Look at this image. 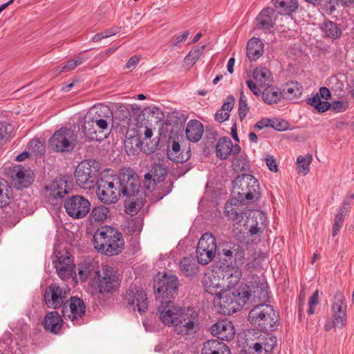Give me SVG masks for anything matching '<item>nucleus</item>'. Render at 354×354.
<instances>
[{
  "label": "nucleus",
  "instance_id": "f257e3e1",
  "mask_svg": "<svg viewBox=\"0 0 354 354\" xmlns=\"http://www.w3.org/2000/svg\"><path fill=\"white\" fill-rule=\"evenodd\" d=\"M159 318L162 324L172 326L174 332L185 339L194 337L199 328L198 314L193 308L184 309L177 305L158 306Z\"/></svg>",
  "mask_w": 354,
  "mask_h": 354
},
{
  "label": "nucleus",
  "instance_id": "473e14b6",
  "mask_svg": "<svg viewBox=\"0 0 354 354\" xmlns=\"http://www.w3.org/2000/svg\"><path fill=\"white\" fill-rule=\"evenodd\" d=\"M239 202L234 198L230 199L225 206V215L230 220L233 221L235 223H241L243 219V213L239 209L237 203Z\"/></svg>",
  "mask_w": 354,
  "mask_h": 354
},
{
  "label": "nucleus",
  "instance_id": "2f4dec72",
  "mask_svg": "<svg viewBox=\"0 0 354 354\" xmlns=\"http://www.w3.org/2000/svg\"><path fill=\"white\" fill-rule=\"evenodd\" d=\"M274 10L267 7L263 8L257 17V26L259 28L270 30L274 25Z\"/></svg>",
  "mask_w": 354,
  "mask_h": 354
},
{
  "label": "nucleus",
  "instance_id": "6ab92c4d",
  "mask_svg": "<svg viewBox=\"0 0 354 354\" xmlns=\"http://www.w3.org/2000/svg\"><path fill=\"white\" fill-rule=\"evenodd\" d=\"M125 300L133 310H137L140 313H145L147 309V295L140 287L135 284L131 285L127 291Z\"/></svg>",
  "mask_w": 354,
  "mask_h": 354
},
{
  "label": "nucleus",
  "instance_id": "412c9836",
  "mask_svg": "<svg viewBox=\"0 0 354 354\" xmlns=\"http://www.w3.org/2000/svg\"><path fill=\"white\" fill-rule=\"evenodd\" d=\"M45 189L55 199H62L72 189V182L69 177L55 178L50 184L45 185Z\"/></svg>",
  "mask_w": 354,
  "mask_h": 354
},
{
  "label": "nucleus",
  "instance_id": "9d476101",
  "mask_svg": "<svg viewBox=\"0 0 354 354\" xmlns=\"http://www.w3.org/2000/svg\"><path fill=\"white\" fill-rule=\"evenodd\" d=\"M92 283L98 290L99 293L104 295L115 290L120 284L116 271L108 265L97 268L92 277Z\"/></svg>",
  "mask_w": 354,
  "mask_h": 354
},
{
  "label": "nucleus",
  "instance_id": "c9c22d12",
  "mask_svg": "<svg viewBox=\"0 0 354 354\" xmlns=\"http://www.w3.org/2000/svg\"><path fill=\"white\" fill-rule=\"evenodd\" d=\"M182 273L186 277H192L198 272V266L195 259L190 257H184L179 264Z\"/></svg>",
  "mask_w": 354,
  "mask_h": 354
},
{
  "label": "nucleus",
  "instance_id": "f03ea898",
  "mask_svg": "<svg viewBox=\"0 0 354 354\" xmlns=\"http://www.w3.org/2000/svg\"><path fill=\"white\" fill-rule=\"evenodd\" d=\"M68 286L50 284L45 290L44 301L48 308L57 309L62 306V315L66 319H71L73 324H80L78 319L82 317L86 311L85 304L78 297H71L66 300L69 294Z\"/></svg>",
  "mask_w": 354,
  "mask_h": 354
},
{
  "label": "nucleus",
  "instance_id": "4c0bfd02",
  "mask_svg": "<svg viewBox=\"0 0 354 354\" xmlns=\"http://www.w3.org/2000/svg\"><path fill=\"white\" fill-rule=\"evenodd\" d=\"M256 342L264 346V353H270L277 345V337L275 335L266 333H260L257 337Z\"/></svg>",
  "mask_w": 354,
  "mask_h": 354
},
{
  "label": "nucleus",
  "instance_id": "49530a36",
  "mask_svg": "<svg viewBox=\"0 0 354 354\" xmlns=\"http://www.w3.org/2000/svg\"><path fill=\"white\" fill-rule=\"evenodd\" d=\"M78 274L82 281H85L89 277H93L96 270L93 263L83 262L78 264Z\"/></svg>",
  "mask_w": 354,
  "mask_h": 354
},
{
  "label": "nucleus",
  "instance_id": "58836bf2",
  "mask_svg": "<svg viewBox=\"0 0 354 354\" xmlns=\"http://www.w3.org/2000/svg\"><path fill=\"white\" fill-rule=\"evenodd\" d=\"M282 98L292 100L299 97L302 93V86L297 82H291L281 91Z\"/></svg>",
  "mask_w": 354,
  "mask_h": 354
},
{
  "label": "nucleus",
  "instance_id": "39448f33",
  "mask_svg": "<svg viewBox=\"0 0 354 354\" xmlns=\"http://www.w3.org/2000/svg\"><path fill=\"white\" fill-rule=\"evenodd\" d=\"M279 316L270 305L256 304L249 312L248 320L262 331H272L278 326Z\"/></svg>",
  "mask_w": 354,
  "mask_h": 354
},
{
  "label": "nucleus",
  "instance_id": "69168bd1",
  "mask_svg": "<svg viewBox=\"0 0 354 354\" xmlns=\"http://www.w3.org/2000/svg\"><path fill=\"white\" fill-rule=\"evenodd\" d=\"M246 84L250 91L257 96L260 95L262 93L261 88L259 87L257 82L254 83L252 80H248L246 81Z\"/></svg>",
  "mask_w": 354,
  "mask_h": 354
},
{
  "label": "nucleus",
  "instance_id": "b1692460",
  "mask_svg": "<svg viewBox=\"0 0 354 354\" xmlns=\"http://www.w3.org/2000/svg\"><path fill=\"white\" fill-rule=\"evenodd\" d=\"M241 147L237 145H233L232 140L228 137H221L217 141L216 145V156L221 160H226L230 154L237 155L241 151Z\"/></svg>",
  "mask_w": 354,
  "mask_h": 354
},
{
  "label": "nucleus",
  "instance_id": "f8f14e48",
  "mask_svg": "<svg viewBox=\"0 0 354 354\" xmlns=\"http://www.w3.org/2000/svg\"><path fill=\"white\" fill-rule=\"evenodd\" d=\"M117 189L120 196L130 198L139 194L141 189L140 182L137 174L130 168L122 169L115 178Z\"/></svg>",
  "mask_w": 354,
  "mask_h": 354
},
{
  "label": "nucleus",
  "instance_id": "f3484780",
  "mask_svg": "<svg viewBox=\"0 0 354 354\" xmlns=\"http://www.w3.org/2000/svg\"><path fill=\"white\" fill-rule=\"evenodd\" d=\"M96 194L98 199L106 205L115 203L120 197V192L117 189V184L113 178L100 179L97 183Z\"/></svg>",
  "mask_w": 354,
  "mask_h": 354
},
{
  "label": "nucleus",
  "instance_id": "c03bdc74",
  "mask_svg": "<svg viewBox=\"0 0 354 354\" xmlns=\"http://www.w3.org/2000/svg\"><path fill=\"white\" fill-rule=\"evenodd\" d=\"M274 6L277 9H282L286 14H291L298 8L297 0H275Z\"/></svg>",
  "mask_w": 354,
  "mask_h": 354
},
{
  "label": "nucleus",
  "instance_id": "09e8293b",
  "mask_svg": "<svg viewBox=\"0 0 354 354\" xmlns=\"http://www.w3.org/2000/svg\"><path fill=\"white\" fill-rule=\"evenodd\" d=\"M14 126L6 122H0V142L7 141L12 137Z\"/></svg>",
  "mask_w": 354,
  "mask_h": 354
},
{
  "label": "nucleus",
  "instance_id": "8fccbe9b",
  "mask_svg": "<svg viewBox=\"0 0 354 354\" xmlns=\"http://www.w3.org/2000/svg\"><path fill=\"white\" fill-rule=\"evenodd\" d=\"M205 46L203 45L201 47L196 48L189 51V53L187 55L185 58V61L188 64H191V66H194L198 60L201 55L203 54V51L205 48Z\"/></svg>",
  "mask_w": 354,
  "mask_h": 354
},
{
  "label": "nucleus",
  "instance_id": "aec40b11",
  "mask_svg": "<svg viewBox=\"0 0 354 354\" xmlns=\"http://www.w3.org/2000/svg\"><path fill=\"white\" fill-rule=\"evenodd\" d=\"M346 308L344 295L340 292H336L331 304L333 326L341 328L346 325L347 319Z\"/></svg>",
  "mask_w": 354,
  "mask_h": 354
},
{
  "label": "nucleus",
  "instance_id": "c756f323",
  "mask_svg": "<svg viewBox=\"0 0 354 354\" xmlns=\"http://www.w3.org/2000/svg\"><path fill=\"white\" fill-rule=\"evenodd\" d=\"M203 132V125L201 122L196 120H191L188 122L186 127L185 133L187 138L189 141L192 142H197L202 138Z\"/></svg>",
  "mask_w": 354,
  "mask_h": 354
},
{
  "label": "nucleus",
  "instance_id": "20e7f679",
  "mask_svg": "<svg viewBox=\"0 0 354 354\" xmlns=\"http://www.w3.org/2000/svg\"><path fill=\"white\" fill-rule=\"evenodd\" d=\"M95 248L101 254L115 256L124 249V241L120 232L111 226H102L93 235Z\"/></svg>",
  "mask_w": 354,
  "mask_h": 354
},
{
  "label": "nucleus",
  "instance_id": "774afa93",
  "mask_svg": "<svg viewBox=\"0 0 354 354\" xmlns=\"http://www.w3.org/2000/svg\"><path fill=\"white\" fill-rule=\"evenodd\" d=\"M325 6L330 13H333L336 10V6L338 4V0H323Z\"/></svg>",
  "mask_w": 354,
  "mask_h": 354
},
{
  "label": "nucleus",
  "instance_id": "4d7b16f0",
  "mask_svg": "<svg viewBox=\"0 0 354 354\" xmlns=\"http://www.w3.org/2000/svg\"><path fill=\"white\" fill-rule=\"evenodd\" d=\"M189 35V31L186 30L182 35L175 36L173 37L171 43V46H178L179 44L187 39Z\"/></svg>",
  "mask_w": 354,
  "mask_h": 354
},
{
  "label": "nucleus",
  "instance_id": "052dcab7",
  "mask_svg": "<svg viewBox=\"0 0 354 354\" xmlns=\"http://www.w3.org/2000/svg\"><path fill=\"white\" fill-rule=\"evenodd\" d=\"M233 165L238 167L241 170H245L248 166L246 159L242 156L234 158Z\"/></svg>",
  "mask_w": 354,
  "mask_h": 354
},
{
  "label": "nucleus",
  "instance_id": "393cba45",
  "mask_svg": "<svg viewBox=\"0 0 354 354\" xmlns=\"http://www.w3.org/2000/svg\"><path fill=\"white\" fill-rule=\"evenodd\" d=\"M167 176L166 168L160 164H154L150 171L145 175L144 187L147 189L153 187L156 183H160Z\"/></svg>",
  "mask_w": 354,
  "mask_h": 354
},
{
  "label": "nucleus",
  "instance_id": "6e6d98bb",
  "mask_svg": "<svg viewBox=\"0 0 354 354\" xmlns=\"http://www.w3.org/2000/svg\"><path fill=\"white\" fill-rule=\"evenodd\" d=\"M270 128L274 129L278 131H283L288 128V124L287 122L278 120H270Z\"/></svg>",
  "mask_w": 354,
  "mask_h": 354
},
{
  "label": "nucleus",
  "instance_id": "603ef678",
  "mask_svg": "<svg viewBox=\"0 0 354 354\" xmlns=\"http://www.w3.org/2000/svg\"><path fill=\"white\" fill-rule=\"evenodd\" d=\"M239 102V115L241 120H243L245 118L249 111V106L247 104V100L243 93H241Z\"/></svg>",
  "mask_w": 354,
  "mask_h": 354
},
{
  "label": "nucleus",
  "instance_id": "ddd939ff",
  "mask_svg": "<svg viewBox=\"0 0 354 354\" xmlns=\"http://www.w3.org/2000/svg\"><path fill=\"white\" fill-rule=\"evenodd\" d=\"M222 272L223 277L221 283H214L209 277L204 278L203 283L207 291L214 294L212 291H216L218 288L225 286L228 289H233L242 276V272L238 266H228V267H223Z\"/></svg>",
  "mask_w": 354,
  "mask_h": 354
},
{
  "label": "nucleus",
  "instance_id": "a211bd4d",
  "mask_svg": "<svg viewBox=\"0 0 354 354\" xmlns=\"http://www.w3.org/2000/svg\"><path fill=\"white\" fill-rule=\"evenodd\" d=\"M54 268L59 278L64 281L70 279L74 273L75 265L72 256L67 251H55L52 257Z\"/></svg>",
  "mask_w": 354,
  "mask_h": 354
},
{
  "label": "nucleus",
  "instance_id": "e433bc0d",
  "mask_svg": "<svg viewBox=\"0 0 354 354\" xmlns=\"http://www.w3.org/2000/svg\"><path fill=\"white\" fill-rule=\"evenodd\" d=\"M261 96L262 100L268 104H277L282 98L281 91L270 85L263 88Z\"/></svg>",
  "mask_w": 354,
  "mask_h": 354
},
{
  "label": "nucleus",
  "instance_id": "3c124183",
  "mask_svg": "<svg viewBox=\"0 0 354 354\" xmlns=\"http://www.w3.org/2000/svg\"><path fill=\"white\" fill-rule=\"evenodd\" d=\"M312 160L313 158L310 154H308L306 156H299L297 159V163L300 168H302V171H299V173L306 175L309 171V167Z\"/></svg>",
  "mask_w": 354,
  "mask_h": 354
},
{
  "label": "nucleus",
  "instance_id": "1a4fd4ad",
  "mask_svg": "<svg viewBox=\"0 0 354 354\" xmlns=\"http://www.w3.org/2000/svg\"><path fill=\"white\" fill-rule=\"evenodd\" d=\"M100 174L99 164L94 160L82 161L74 172L77 185L85 189H90L97 185Z\"/></svg>",
  "mask_w": 354,
  "mask_h": 354
},
{
  "label": "nucleus",
  "instance_id": "4468645a",
  "mask_svg": "<svg viewBox=\"0 0 354 354\" xmlns=\"http://www.w3.org/2000/svg\"><path fill=\"white\" fill-rule=\"evenodd\" d=\"M218 255L224 266H238L240 268L245 259V250L239 244L232 242L223 243L218 248Z\"/></svg>",
  "mask_w": 354,
  "mask_h": 354
},
{
  "label": "nucleus",
  "instance_id": "dca6fc26",
  "mask_svg": "<svg viewBox=\"0 0 354 354\" xmlns=\"http://www.w3.org/2000/svg\"><path fill=\"white\" fill-rule=\"evenodd\" d=\"M67 214L73 218H84L91 210V203L84 196L73 195L68 197L64 203Z\"/></svg>",
  "mask_w": 354,
  "mask_h": 354
},
{
  "label": "nucleus",
  "instance_id": "cd10ccee",
  "mask_svg": "<svg viewBox=\"0 0 354 354\" xmlns=\"http://www.w3.org/2000/svg\"><path fill=\"white\" fill-rule=\"evenodd\" d=\"M202 354H231L229 347L218 339L207 341L202 348Z\"/></svg>",
  "mask_w": 354,
  "mask_h": 354
},
{
  "label": "nucleus",
  "instance_id": "0eeeda50",
  "mask_svg": "<svg viewBox=\"0 0 354 354\" xmlns=\"http://www.w3.org/2000/svg\"><path fill=\"white\" fill-rule=\"evenodd\" d=\"M250 293L239 287L228 289L219 297L220 313L223 315H232L250 300Z\"/></svg>",
  "mask_w": 354,
  "mask_h": 354
},
{
  "label": "nucleus",
  "instance_id": "7c9ffc66",
  "mask_svg": "<svg viewBox=\"0 0 354 354\" xmlns=\"http://www.w3.org/2000/svg\"><path fill=\"white\" fill-rule=\"evenodd\" d=\"M266 216L262 212H255L253 213L250 223L249 232L253 236L258 233L263 232L266 227Z\"/></svg>",
  "mask_w": 354,
  "mask_h": 354
},
{
  "label": "nucleus",
  "instance_id": "a18cd8bd",
  "mask_svg": "<svg viewBox=\"0 0 354 354\" xmlns=\"http://www.w3.org/2000/svg\"><path fill=\"white\" fill-rule=\"evenodd\" d=\"M132 200L128 203L126 202L125 211L131 215H136L143 206V198L141 194L133 196Z\"/></svg>",
  "mask_w": 354,
  "mask_h": 354
},
{
  "label": "nucleus",
  "instance_id": "a19ab883",
  "mask_svg": "<svg viewBox=\"0 0 354 354\" xmlns=\"http://www.w3.org/2000/svg\"><path fill=\"white\" fill-rule=\"evenodd\" d=\"M142 143L138 136H133L127 138L124 140V149L129 155L136 154L140 150Z\"/></svg>",
  "mask_w": 354,
  "mask_h": 354
},
{
  "label": "nucleus",
  "instance_id": "c85d7f7f",
  "mask_svg": "<svg viewBox=\"0 0 354 354\" xmlns=\"http://www.w3.org/2000/svg\"><path fill=\"white\" fill-rule=\"evenodd\" d=\"M264 45L257 37H252L248 41L246 50L247 57L250 62L257 61L263 53Z\"/></svg>",
  "mask_w": 354,
  "mask_h": 354
},
{
  "label": "nucleus",
  "instance_id": "a878e982",
  "mask_svg": "<svg viewBox=\"0 0 354 354\" xmlns=\"http://www.w3.org/2000/svg\"><path fill=\"white\" fill-rule=\"evenodd\" d=\"M12 176H15L17 181L18 189L28 187L34 180V173L30 169H26L21 166H17L13 168Z\"/></svg>",
  "mask_w": 354,
  "mask_h": 354
},
{
  "label": "nucleus",
  "instance_id": "13d9d810",
  "mask_svg": "<svg viewBox=\"0 0 354 354\" xmlns=\"http://www.w3.org/2000/svg\"><path fill=\"white\" fill-rule=\"evenodd\" d=\"M344 219V218L341 217V216H337V215L335 216L334 223H333V232H332V234L333 236H335L337 234L338 232L339 231V230L343 224Z\"/></svg>",
  "mask_w": 354,
  "mask_h": 354
},
{
  "label": "nucleus",
  "instance_id": "de8ad7c7",
  "mask_svg": "<svg viewBox=\"0 0 354 354\" xmlns=\"http://www.w3.org/2000/svg\"><path fill=\"white\" fill-rule=\"evenodd\" d=\"M28 153L35 158L41 157L46 151V147L43 142L38 138L31 140L28 145Z\"/></svg>",
  "mask_w": 354,
  "mask_h": 354
},
{
  "label": "nucleus",
  "instance_id": "72a5a7b5",
  "mask_svg": "<svg viewBox=\"0 0 354 354\" xmlns=\"http://www.w3.org/2000/svg\"><path fill=\"white\" fill-rule=\"evenodd\" d=\"M167 156L173 162H185L187 161L191 157V151L187 150V152L183 154L180 151V146L179 143L174 140L171 143V149H167Z\"/></svg>",
  "mask_w": 354,
  "mask_h": 354
},
{
  "label": "nucleus",
  "instance_id": "338daca9",
  "mask_svg": "<svg viewBox=\"0 0 354 354\" xmlns=\"http://www.w3.org/2000/svg\"><path fill=\"white\" fill-rule=\"evenodd\" d=\"M266 162L270 171L274 172H277L278 171V166L276 163L275 159L272 156L268 155L266 158Z\"/></svg>",
  "mask_w": 354,
  "mask_h": 354
},
{
  "label": "nucleus",
  "instance_id": "9b49d317",
  "mask_svg": "<svg viewBox=\"0 0 354 354\" xmlns=\"http://www.w3.org/2000/svg\"><path fill=\"white\" fill-rule=\"evenodd\" d=\"M51 149L58 153H71L77 144V135L71 128L62 127L50 138Z\"/></svg>",
  "mask_w": 354,
  "mask_h": 354
},
{
  "label": "nucleus",
  "instance_id": "680f3d73",
  "mask_svg": "<svg viewBox=\"0 0 354 354\" xmlns=\"http://www.w3.org/2000/svg\"><path fill=\"white\" fill-rule=\"evenodd\" d=\"M76 64L75 62H73V60L68 61L67 64H65L61 68H57L55 71L56 75L61 74L64 72H68L76 67Z\"/></svg>",
  "mask_w": 354,
  "mask_h": 354
},
{
  "label": "nucleus",
  "instance_id": "bb28decb",
  "mask_svg": "<svg viewBox=\"0 0 354 354\" xmlns=\"http://www.w3.org/2000/svg\"><path fill=\"white\" fill-rule=\"evenodd\" d=\"M64 322L61 315L56 311L48 313L44 319V327L47 331L58 334L63 326Z\"/></svg>",
  "mask_w": 354,
  "mask_h": 354
},
{
  "label": "nucleus",
  "instance_id": "f704fd0d",
  "mask_svg": "<svg viewBox=\"0 0 354 354\" xmlns=\"http://www.w3.org/2000/svg\"><path fill=\"white\" fill-rule=\"evenodd\" d=\"M253 77L261 88L270 86L272 80L270 71L266 67L256 68L253 72Z\"/></svg>",
  "mask_w": 354,
  "mask_h": 354
},
{
  "label": "nucleus",
  "instance_id": "5fc2aeb1",
  "mask_svg": "<svg viewBox=\"0 0 354 354\" xmlns=\"http://www.w3.org/2000/svg\"><path fill=\"white\" fill-rule=\"evenodd\" d=\"M130 115L129 109L125 106H119L115 111V118L121 121L126 120Z\"/></svg>",
  "mask_w": 354,
  "mask_h": 354
},
{
  "label": "nucleus",
  "instance_id": "37998d69",
  "mask_svg": "<svg viewBox=\"0 0 354 354\" xmlns=\"http://www.w3.org/2000/svg\"><path fill=\"white\" fill-rule=\"evenodd\" d=\"M307 103L315 108L319 113H324L329 109L331 104L327 101H322L319 93L307 99Z\"/></svg>",
  "mask_w": 354,
  "mask_h": 354
},
{
  "label": "nucleus",
  "instance_id": "2eb2a0df",
  "mask_svg": "<svg viewBox=\"0 0 354 354\" xmlns=\"http://www.w3.org/2000/svg\"><path fill=\"white\" fill-rule=\"evenodd\" d=\"M218 251L216 238L210 233L206 232L198 241L196 248V258L201 265H207L211 262Z\"/></svg>",
  "mask_w": 354,
  "mask_h": 354
},
{
  "label": "nucleus",
  "instance_id": "bf43d9fd",
  "mask_svg": "<svg viewBox=\"0 0 354 354\" xmlns=\"http://www.w3.org/2000/svg\"><path fill=\"white\" fill-rule=\"evenodd\" d=\"M4 185L0 179V207H3L9 204V197L6 194H3Z\"/></svg>",
  "mask_w": 354,
  "mask_h": 354
},
{
  "label": "nucleus",
  "instance_id": "6e6552de",
  "mask_svg": "<svg viewBox=\"0 0 354 354\" xmlns=\"http://www.w3.org/2000/svg\"><path fill=\"white\" fill-rule=\"evenodd\" d=\"M179 284L178 277L173 274H165L155 281L154 290L156 301L160 302L159 306H176L173 299L178 293Z\"/></svg>",
  "mask_w": 354,
  "mask_h": 354
},
{
  "label": "nucleus",
  "instance_id": "ea45409f",
  "mask_svg": "<svg viewBox=\"0 0 354 354\" xmlns=\"http://www.w3.org/2000/svg\"><path fill=\"white\" fill-rule=\"evenodd\" d=\"M324 35L332 39H338L342 35V31L338 25L330 20H325L321 26Z\"/></svg>",
  "mask_w": 354,
  "mask_h": 354
},
{
  "label": "nucleus",
  "instance_id": "5701e85b",
  "mask_svg": "<svg viewBox=\"0 0 354 354\" xmlns=\"http://www.w3.org/2000/svg\"><path fill=\"white\" fill-rule=\"evenodd\" d=\"M213 336L223 341H230L235 335V328L232 323L227 319L219 320L214 323L211 328Z\"/></svg>",
  "mask_w": 354,
  "mask_h": 354
},
{
  "label": "nucleus",
  "instance_id": "7ed1b4c3",
  "mask_svg": "<svg viewBox=\"0 0 354 354\" xmlns=\"http://www.w3.org/2000/svg\"><path fill=\"white\" fill-rule=\"evenodd\" d=\"M113 113L106 106L91 109L86 114L82 125L84 142L106 138L113 127Z\"/></svg>",
  "mask_w": 354,
  "mask_h": 354
},
{
  "label": "nucleus",
  "instance_id": "864d4df0",
  "mask_svg": "<svg viewBox=\"0 0 354 354\" xmlns=\"http://www.w3.org/2000/svg\"><path fill=\"white\" fill-rule=\"evenodd\" d=\"M319 298V290H316L313 294L310 296L308 300L309 308L308 310V314L312 315L315 313V308L318 304Z\"/></svg>",
  "mask_w": 354,
  "mask_h": 354
},
{
  "label": "nucleus",
  "instance_id": "4be33fe9",
  "mask_svg": "<svg viewBox=\"0 0 354 354\" xmlns=\"http://www.w3.org/2000/svg\"><path fill=\"white\" fill-rule=\"evenodd\" d=\"M241 288L250 293L248 302L256 304H266L269 299L268 286L260 281L250 282V285L245 286Z\"/></svg>",
  "mask_w": 354,
  "mask_h": 354
},
{
  "label": "nucleus",
  "instance_id": "0e129e2a",
  "mask_svg": "<svg viewBox=\"0 0 354 354\" xmlns=\"http://www.w3.org/2000/svg\"><path fill=\"white\" fill-rule=\"evenodd\" d=\"M234 102L235 98L232 95H229L227 96L226 101L222 105L221 109L225 110V112H228L230 113V111L233 109Z\"/></svg>",
  "mask_w": 354,
  "mask_h": 354
},
{
  "label": "nucleus",
  "instance_id": "423d86ee",
  "mask_svg": "<svg viewBox=\"0 0 354 354\" xmlns=\"http://www.w3.org/2000/svg\"><path fill=\"white\" fill-rule=\"evenodd\" d=\"M232 193L234 199L243 203L259 197V185L253 176L242 174L233 180Z\"/></svg>",
  "mask_w": 354,
  "mask_h": 354
},
{
  "label": "nucleus",
  "instance_id": "e2e57ef3",
  "mask_svg": "<svg viewBox=\"0 0 354 354\" xmlns=\"http://www.w3.org/2000/svg\"><path fill=\"white\" fill-rule=\"evenodd\" d=\"M230 117V113L228 112H225V110H223V109H220L216 111L214 115V118L216 121L221 123L227 120H228Z\"/></svg>",
  "mask_w": 354,
  "mask_h": 354
},
{
  "label": "nucleus",
  "instance_id": "79ce46f5",
  "mask_svg": "<svg viewBox=\"0 0 354 354\" xmlns=\"http://www.w3.org/2000/svg\"><path fill=\"white\" fill-rule=\"evenodd\" d=\"M109 214L110 211L108 207L104 205H100L93 208L89 218L91 222L104 221L108 218Z\"/></svg>",
  "mask_w": 354,
  "mask_h": 354
}]
</instances>
